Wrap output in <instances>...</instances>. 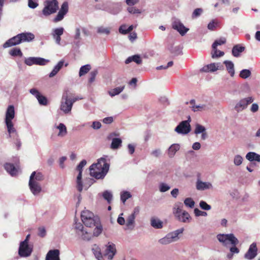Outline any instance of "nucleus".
Instances as JSON below:
<instances>
[{
	"instance_id": "f257e3e1",
	"label": "nucleus",
	"mask_w": 260,
	"mask_h": 260,
	"mask_svg": "<svg viewBox=\"0 0 260 260\" xmlns=\"http://www.w3.org/2000/svg\"><path fill=\"white\" fill-rule=\"evenodd\" d=\"M109 169V164L105 158H101L96 164H92L89 168L90 174L96 179H103Z\"/></svg>"
},
{
	"instance_id": "f03ea898",
	"label": "nucleus",
	"mask_w": 260,
	"mask_h": 260,
	"mask_svg": "<svg viewBox=\"0 0 260 260\" xmlns=\"http://www.w3.org/2000/svg\"><path fill=\"white\" fill-rule=\"evenodd\" d=\"M183 228H180L167 234L164 237L158 240V243L161 245H168L179 240V235L184 232Z\"/></svg>"
},
{
	"instance_id": "7ed1b4c3",
	"label": "nucleus",
	"mask_w": 260,
	"mask_h": 260,
	"mask_svg": "<svg viewBox=\"0 0 260 260\" xmlns=\"http://www.w3.org/2000/svg\"><path fill=\"white\" fill-rule=\"evenodd\" d=\"M86 161L84 159L82 160L78 165L76 168L77 171L78 172V174L77 175L76 180L77 188L79 192L82 191L83 188H84L85 189H87V188L93 183V180L92 179H89V183L87 185L85 183L84 185H83L82 182V172L83 168L86 165Z\"/></svg>"
},
{
	"instance_id": "20e7f679",
	"label": "nucleus",
	"mask_w": 260,
	"mask_h": 260,
	"mask_svg": "<svg viewBox=\"0 0 260 260\" xmlns=\"http://www.w3.org/2000/svg\"><path fill=\"white\" fill-rule=\"evenodd\" d=\"M217 238L222 244L226 247L230 245H237L239 243V240L233 234H220L217 235Z\"/></svg>"
},
{
	"instance_id": "39448f33",
	"label": "nucleus",
	"mask_w": 260,
	"mask_h": 260,
	"mask_svg": "<svg viewBox=\"0 0 260 260\" xmlns=\"http://www.w3.org/2000/svg\"><path fill=\"white\" fill-rule=\"evenodd\" d=\"M73 104L67 93H63L60 102V109L64 114L71 113Z\"/></svg>"
},
{
	"instance_id": "423d86ee",
	"label": "nucleus",
	"mask_w": 260,
	"mask_h": 260,
	"mask_svg": "<svg viewBox=\"0 0 260 260\" xmlns=\"http://www.w3.org/2000/svg\"><path fill=\"white\" fill-rule=\"evenodd\" d=\"M81 218L83 223L88 227L95 225V220L94 214L88 210H84L81 212Z\"/></svg>"
},
{
	"instance_id": "0eeeda50",
	"label": "nucleus",
	"mask_w": 260,
	"mask_h": 260,
	"mask_svg": "<svg viewBox=\"0 0 260 260\" xmlns=\"http://www.w3.org/2000/svg\"><path fill=\"white\" fill-rule=\"evenodd\" d=\"M57 9V0H47L45 2V7L43 10V14L45 16H48L56 12Z\"/></svg>"
},
{
	"instance_id": "6e6552de",
	"label": "nucleus",
	"mask_w": 260,
	"mask_h": 260,
	"mask_svg": "<svg viewBox=\"0 0 260 260\" xmlns=\"http://www.w3.org/2000/svg\"><path fill=\"white\" fill-rule=\"evenodd\" d=\"M190 118L189 117L188 120L181 122L175 128V131L179 134L186 135L189 133L191 130L189 122Z\"/></svg>"
},
{
	"instance_id": "1a4fd4ad",
	"label": "nucleus",
	"mask_w": 260,
	"mask_h": 260,
	"mask_svg": "<svg viewBox=\"0 0 260 260\" xmlns=\"http://www.w3.org/2000/svg\"><path fill=\"white\" fill-rule=\"evenodd\" d=\"M33 249V246L25 242H20L19 248V254L21 257H27L29 256Z\"/></svg>"
},
{
	"instance_id": "9d476101",
	"label": "nucleus",
	"mask_w": 260,
	"mask_h": 260,
	"mask_svg": "<svg viewBox=\"0 0 260 260\" xmlns=\"http://www.w3.org/2000/svg\"><path fill=\"white\" fill-rule=\"evenodd\" d=\"M49 60L41 57H30L25 59L24 62L26 64L31 66L34 64L44 66L49 62Z\"/></svg>"
},
{
	"instance_id": "9b49d317",
	"label": "nucleus",
	"mask_w": 260,
	"mask_h": 260,
	"mask_svg": "<svg viewBox=\"0 0 260 260\" xmlns=\"http://www.w3.org/2000/svg\"><path fill=\"white\" fill-rule=\"evenodd\" d=\"M253 99L251 96L247 97L240 100L235 105V109L237 112H240L245 109L247 106L252 103Z\"/></svg>"
},
{
	"instance_id": "f8f14e48",
	"label": "nucleus",
	"mask_w": 260,
	"mask_h": 260,
	"mask_svg": "<svg viewBox=\"0 0 260 260\" xmlns=\"http://www.w3.org/2000/svg\"><path fill=\"white\" fill-rule=\"evenodd\" d=\"M116 253L115 245L112 242H108L106 245L104 256L109 260H112Z\"/></svg>"
},
{
	"instance_id": "ddd939ff",
	"label": "nucleus",
	"mask_w": 260,
	"mask_h": 260,
	"mask_svg": "<svg viewBox=\"0 0 260 260\" xmlns=\"http://www.w3.org/2000/svg\"><path fill=\"white\" fill-rule=\"evenodd\" d=\"M223 66L219 62L211 63L203 67L201 71L204 72H214L217 70H223Z\"/></svg>"
},
{
	"instance_id": "4468645a",
	"label": "nucleus",
	"mask_w": 260,
	"mask_h": 260,
	"mask_svg": "<svg viewBox=\"0 0 260 260\" xmlns=\"http://www.w3.org/2000/svg\"><path fill=\"white\" fill-rule=\"evenodd\" d=\"M69 5L67 2H64L61 6L60 10L59 11L57 16L53 19V22H57L61 21L64 18L65 15L68 12Z\"/></svg>"
},
{
	"instance_id": "2eb2a0df",
	"label": "nucleus",
	"mask_w": 260,
	"mask_h": 260,
	"mask_svg": "<svg viewBox=\"0 0 260 260\" xmlns=\"http://www.w3.org/2000/svg\"><path fill=\"white\" fill-rule=\"evenodd\" d=\"M191 109L194 112L207 111L211 109V105L210 103L200 104L199 105L195 104L194 100L190 101Z\"/></svg>"
},
{
	"instance_id": "dca6fc26",
	"label": "nucleus",
	"mask_w": 260,
	"mask_h": 260,
	"mask_svg": "<svg viewBox=\"0 0 260 260\" xmlns=\"http://www.w3.org/2000/svg\"><path fill=\"white\" fill-rule=\"evenodd\" d=\"M64 31V29L62 27L53 28L52 30L51 36L57 45H60V36L63 35Z\"/></svg>"
},
{
	"instance_id": "f3484780",
	"label": "nucleus",
	"mask_w": 260,
	"mask_h": 260,
	"mask_svg": "<svg viewBox=\"0 0 260 260\" xmlns=\"http://www.w3.org/2000/svg\"><path fill=\"white\" fill-rule=\"evenodd\" d=\"M32 177H30L29 181V186L31 192L35 196L39 194L41 191L42 188L40 183L35 182L32 180Z\"/></svg>"
},
{
	"instance_id": "a211bd4d",
	"label": "nucleus",
	"mask_w": 260,
	"mask_h": 260,
	"mask_svg": "<svg viewBox=\"0 0 260 260\" xmlns=\"http://www.w3.org/2000/svg\"><path fill=\"white\" fill-rule=\"evenodd\" d=\"M172 27L174 29L177 30L181 35H184L189 30L179 20H175L172 24Z\"/></svg>"
},
{
	"instance_id": "6ab92c4d",
	"label": "nucleus",
	"mask_w": 260,
	"mask_h": 260,
	"mask_svg": "<svg viewBox=\"0 0 260 260\" xmlns=\"http://www.w3.org/2000/svg\"><path fill=\"white\" fill-rule=\"evenodd\" d=\"M257 254L256 245L255 243L251 244L249 247L248 251L245 254V258L247 259H252L255 257Z\"/></svg>"
},
{
	"instance_id": "aec40b11",
	"label": "nucleus",
	"mask_w": 260,
	"mask_h": 260,
	"mask_svg": "<svg viewBox=\"0 0 260 260\" xmlns=\"http://www.w3.org/2000/svg\"><path fill=\"white\" fill-rule=\"evenodd\" d=\"M196 188L198 190H204L206 189H211L213 185L209 182H203L198 179L196 182Z\"/></svg>"
},
{
	"instance_id": "412c9836",
	"label": "nucleus",
	"mask_w": 260,
	"mask_h": 260,
	"mask_svg": "<svg viewBox=\"0 0 260 260\" xmlns=\"http://www.w3.org/2000/svg\"><path fill=\"white\" fill-rule=\"evenodd\" d=\"M194 133L196 135L202 134L201 139L203 140L206 139L207 138L206 128L200 124L197 123L196 124Z\"/></svg>"
},
{
	"instance_id": "4be33fe9",
	"label": "nucleus",
	"mask_w": 260,
	"mask_h": 260,
	"mask_svg": "<svg viewBox=\"0 0 260 260\" xmlns=\"http://www.w3.org/2000/svg\"><path fill=\"white\" fill-rule=\"evenodd\" d=\"M21 43L20 38L19 35L12 38L5 42L4 45V48H8L12 46L16 45Z\"/></svg>"
},
{
	"instance_id": "5701e85b",
	"label": "nucleus",
	"mask_w": 260,
	"mask_h": 260,
	"mask_svg": "<svg viewBox=\"0 0 260 260\" xmlns=\"http://www.w3.org/2000/svg\"><path fill=\"white\" fill-rule=\"evenodd\" d=\"M15 109L13 105H10L8 107L5 119V122L11 121L15 117Z\"/></svg>"
},
{
	"instance_id": "b1692460",
	"label": "nucleus",
	"mask_w": 260,
	"mask_h": 260,
	"mask_svg": "<svg viewBox=\"0 0 260 260\" xmlns=\"http://www.w3.org/2000/svg\"><path fill=\"white\" fill-rule=\"evenodd\" d=\"M180 149V145L178 143L172 144L167 150V154L170 158H173L176 153Z\"/></svg>"
},
{
	"instance_id": "393cba45",
	"label": "nucleus",
	"mask_w": 260,
	"mask_h": 260,
	"mask_svg": "<svg viewBox=\"0 0 260 260\" xmlns=\"http://www.w3.org/2000/svg\"><path fill=\"white\" fill-rule=\"evenodd\" d=\"M6 125L7 126L8 132L9 135L10 137H18V135L16 132L15 128L14 126V124L11 121H6L5 122Z\"/></svg>"
},
{
	"instance_id": "a878e982",
	"label": "nucleus",
	"mask_w": 260,
	"mask_h": 260,
	"mask_svg": "<svg viewBox=\"0 0 260 260\" xmlns=\"http://www.w3.org/2000/svg\"><path fill=\"white\" fill-rule=\"evenodd\" d=\"M46 260H60L59 251L58 249L49 250L46 255Z\"/></svg>"
},
{
	"instance_id": "bb28decb",
	"label": "nucleus",
	"mask_w": 260,
	"mask_h": 260,
	"mask_svg": "<svg viewBox=\"0 0 260 260\" xmlns=\"http://www.w3.org/2000/svg\"><path fill=\"white\" fill-rule=\"evenodd\" d=\"M223 64L225 65L226 70L230 74V76L233 77L235 73L234 63L232 61L225 60L223 61Z\"/></svg>"
},
{
	"instance_id": "cd10ccee",
	"label": "nucleus",
	"mask_w": 260,
	"mask_h": 260,
	"mask_svg": "<svg viewBox=\"0 0 260 260\" xmlns=\"http://www.w3.org/2000/svg\"><path fill=\"white\" fill-rule=\"evenodd\" d=\"M55 128L58 130L57 136L59 137H64L68 133L66 126L62 123H59L58 125H55Z\"/></svg>"
},
{
	"instance_id": "c85d7f7f",
	"label": "nucleus",
	"mask_w": 260,
	"mask_h": 260,
	"mask_svg": "<svg viewBox=\"0 0 260 260\" xmlns=\"http://www.w3.org/2000/svg\"><path fill=\"white\" fill-rule=\"evenodd\" d=\"M21 43L24 42H30L35 38V35L31 32H23L19 34Z\"/></svg>"
},
{
	"instance_id": "c756f323",
	"label": "nucleus",
	"mask_w": 260,
	"mask_h": 260,
	"mask_svg": "<svg viewBox=\"0 0 260 260\" xmlns=\"http://www.w3.org/2000/svg\"><path fill=\"white\" fill-rule=\"evenodd\" d=\"M176 219L180 222L186 223L190 222L191 217L189 213L184 210Z\"/></svg>"
},
{
	"instance_id": "7c9ffc66",
	"label": "nucleus",
	"mask_w": 260,
	"mask_h": 260,
	"mask_svg": "<svg viewBox=\"0 0 260 260\" xmlns=\"http://www.w3.org/2000/svg\"><path fill=\"white\" fill-rule=\"evenodd\" d=\"M245 157L250 161H256L260 162V155L254 152H248L246 154Z\"/></svg>"
},
{
	"instance_id": "2f4dec72",
	"label": "nucleus",
	"mask_w": 260,
	"mask_h": 260,
	"mask_svg": "<svg viewBox=\"0 0 260 260\" xmlns=\"http://www.w3.org/2000/svg\"><path fill=\"white\" fill-rule=\"evenodd\" d=\"M5 168L7 172L12 176L16 175L18 172V169L11 164H6L5 165Z\"/></svg>"
},
{
	"instance_id": "473e14b6",
	"label": "nucleus",
	"mask_w": 260,
	"mask_h": 260,
	"mask_svg": "<svg viewBox=\"0 0 260 260\" xmlns=\"http://www.w3.org/2000/svg\"><path fill=\"white\" fill-rule=\"evenodd\" d=\"M183 205L181 203H176L173 208V213L176 218L178 217L184 210H182Z\"/></svg>"
},
{
	"instance_id": "72a5a7b5",
	"label": "nucleus",
	"mask_w": 260,
	"mask_h": 260,
	"mask_svg": "<svg viewBox=\"0 0 260 260\" xmlns=\"http://www.w3.org/2000/svg\"><path fill=\"white\" fill-rule=\"evenodd\" d=\"M245 50V47L239 44L235 45L232 49V55L234 57H238L240 56V54Z\"/></svg>"
},
{
	"instance_id": "f704fd0d",
	"label": "nucleus",
	"mask_w": 260,
	"mask_h": 260,
	"mask_svg": "<svg viewBox=\"0 0 260 260\" xmlns=\"http://www.w3.org/2000/svg\"><path fill=\"white\" fill-rule=\"evenodd\" d=\"M136 217L133 214H129L126 218L125 225L126 229L133 230L135 226V219Z\"/></svg>"
},
{
	"instance_id": "c9c22d12",
	"label": "nucleus",
	"mask_w": 260,
	"mask_h": 260,
	"mask_svg": "<svg viewBox=\"0 0 260 260\" xmlns=\"http://www.w3.org/2000/svg\"><path fill=\"white\" fill-rule=\"evenodd\" d=\"M134 27L133 25L127 26L126 24H123L120 26L119 31L121 34L126 35L131 32Z\"/></svg>"
},
{
	"instance_id": "e433bc0d",
	"label": "nucleus",
	"mask_w": 260,
	"mask_h": 260,
	"mask_svg": "<svg viewBox=\"0 0 260 260\" xmlns=\"http://www.w3.org/2000/svg\"><path fill=\"white\" fill-rule=\"evenodd\" d=\"M150 223L151 225L155 229H161L163 227V222L158 218H152Z\"/></svg>"
},
{
	"instance_id": "4c0bfd02",
	"label": "nucleus",
	"mask_w": 260,
	"mask_h": 260,
	"mask_svg": "<svg viewBox=\"0 0 260 260\" xmlns=\"http://www.w3.org/2000/svg\"><path fill=\"white\" fill-rule=\"evenodd\" d=\"M32 177V180L35 182L40 183V181L44 179V176L43 174L40 172H34L31 174L30 177Z\"/></svg>"
},
{
	"instance_id": "58836bf2",
	"label": "nucleus",
	"mask_w": 260,
	"mask_h": 260,
	"mask_svg": "<svg viewBox=\"0 0 260 260\" xmlns=\"http://www.w3.org/2000/svg\"><path fill=\"white\" fill-rule=\"evenodd\" d=\"M124 89V86L117 87L108 91V93L111 97H113L120 93Z\"/></svg>"
},
{
	"instance_id": "ea45409f",
	"label": "nucleus",
	"mask_w": 260,
	"mask_h": 260,
	"mask_svg": "<svg viewBox=\"0 0 260 260\" xmlns=\"http://www.w3.org/2000/svg\"><path fill=\"white\" fill-rule=\"evenodd\" d=\"M122 141L120 138H114L112 139L111 147L113 149H118L121 146Z\"/></svg>"
},
{
	"instance_id": "a19ab883",
	"label": "nucleus",
	"mask_w": 260,
	"mask_h": 260,
	"mask_svg": "<svg viewBox=\"0 0 260 260\" xmlns=\"http://www.w3.org/2000/svg\"><path fill=\"white\" fill-rule=\"evenodd\" d=\"M244 161L243 157L240 154H236L233 157V163L236 166H239L242 164Z\"/></svg>"
},
{
	"instance_id": "79ce46f5",
	"label": "nucleus",
	"mask_w": 260,
	"mask_h": 260,
	"mask_svg": "<svg viewBox=\"0 0 260 260\" xmlns=\"http://www.w3.org/2000/svg\"><path fill=\"white\" fill-rule=\"evenodd\" d=\"M131 197L132 195L131 193L127 191H123L120 193V200L124 204L126 201Z\"/></svg>"
},
{
	"instance_id": "37998d69",
	"label": "nucleus",
	"mask_w": 260,
	"mask_h": 260,
	"mask_svg": "<svg viewBox=\"0 0 260 260\" xmlns=\"http://www.w3.org/2000/svg\"><path fill=\"white\" fill-rule=\"evenodd\" d=\"M91 69V67L89 64H86L82 66L79 70V75L81 77L86 73H87Z\"/></svg>"
},
{
	"instance_id": "c03bdc74",
	"label": "nucleus",
	"mask_w": 260,
	"mask_h": 260,
	"mask_svg": "<svg viewBox=\"0 0 260 260\" xmlns=\"http://www.w3.org/2000/svg\"><path fill=\"white\" fill-rule=\"evenodd\" d=\"M92 251H93V252L95 257L98 260H103V255L101 252L100 248L99 247L96 246V247L93 248Z\"/></svg>"
},
{
	"instance_id": "a18cd8bd",
	"label": "nucleus",
	"mask_w": 260,
	"mask_h": 260,
	"mask_svg": "<svg viewBox=\"0 0 260 260\" xmlns=\"http://www.w3.org/2000/svg\"><path fill=\"white\" fill-rule=\"evenodd\" d=\"M9 54L12 56H22V53L19 48H14L11 49L9 51Z\"/></svg>"
},
{
	"instance_id": "49530a36",
	"label": "nucleus",
	"mask_w": 260,
	"mask_h": 260,
	"mask_svg": "<svg viewBox=\"0 0 260 260\" xmlns=\"http://www.w3.org/2000/svg\"><path fill=\"white\" fill-rule=\"evenodd\" d=\"M251 73L250 70L244 69L240 71L239 76L242 79H247L250 76Z\"/></svg>"
},
{
	"instance_id": "de8ad7c7",
	"label": "nucleus",
	"mask_w": 260,
	"mask_h": 260,
	"mask_svg": "<svg viewBox=\"0 0 260 260\" xmlns=\"http://www.w3.org/2000/svg\"><path fill=\"white\" fill-rule=\"evenodd\" d=\"M184 204L186 207L192 208L194 207L195 202L191 198H187L184 201Z\"/></svg>"
},
{
	"instance_id": "09e8293b",
	"label": "nucleus",
	"mask_w": 260,
	"mask_h": 260,
	"mask_svg": "<svg viewBox=\"0 0 260 260\" xmlns=\"http://www.w3.org/2000/svg\"><path fill=\"white\" fill-rule=\"evenodd\" d=\"M218 21L216 19H213L208 24V28L209 30H213L216 27L218 26Z\"/></svg>"
},
{
	"instance_id": "8fccbe9b",
	"label": "nucleus",
	"mask_w": 260,
	"mask_h": 260,
	"mask_svg": "<svg viewBox=\"0 0 260 260\" xmlns=\"http://www.w3.org/2000/svg\"><path fill=\"white\" fill-rule=\"evenodd\" d=\"M103 198L107 201L108 203H110L112 200L113 196L111 192L106 190L102 194Z\"/></svg>"
},
{
	"instance_id": "3c124183",
	"label": "nucleus",
	"mask_w": 260,
	"mask_h": 260,
	"mask_svg": "<svg viewBox=\"0 0 260 260\" xmlns=\"http://www.w3.org/2000/svg\"><path fill=\"white\" fill-rule=\"evenodd\" d=\"M212 57L214 58L222 56L224 55V52L220 50H218L216 48H213L212 52Z\"/></svg>"
},
{
	"instance_id": "603ef678",
	"label": "nucleus",
	"mask_w": 260,
	"mask_h": 260,
	"mask_svg": "<svg viewBox=\"0 0 260 260\" xmlns=\"http://www.w3.org/2000/svg\"><path fill=\"white\" fill-rule=\"evenodd\" d=\"M103 231V227L101 224L98 225L94 228L93 232V236L94 237L99 236Z\"/></svg>"
},
{
	"instance_id": "864d4df0",
	"label": "nucleus",
	"mask_w": 260,
	"mask_h": 260,
	"mask_svg": "<svg viewBox=\"0 0 260 260\" xmlns=\"http://www.w3.org/2000/svg\"><path fill=\"white\" fill-rule=\"evenodd\" d=\"M97 32L99 34H104L108 35L110 32V28L109 27L100 26L97 28Z\"/></svg>"
},
{
	"instance_id": "5fc2aeb1",
	"label": "nucleus",
	"mask_w": 260,
	"mask_h": 260,
	"mask_svg": "<svg viewBox=\"0 0 260 260\" xmlns=\"http://www.w3.org/2000/svg\"><path fill=\"white\" fill-rule=\"evenodd\" d=\"M75 229L76 230V232L78 235H80V233H83L84 230L83 225L80 222L75 223Z\"/></svg>"
},
{
	"instance_id": "6e6d98bb",
	"label": "nucleus",
	"mask_w": 260,
	"mask_h": 260,
	"mask_svg": "<svg viewBox=\"0 0 260 260\" xmlns=\"http://www.w3.org/2000/svg\"><path fill=\"white\" fill-rule=\"evenodd\" d=\"M199 205L200 208L204 210H210L211 209V206L204 201H201Z\"/></svg>"
},
{
	"instance_id": "4d7b16f0",
	"label": "nucleus",
	"mask_w": 260,
	"mask_h": 260,
	"mask_svg": "<svg viewBox=\"0 0 260 260\" xmlns=\"http://www.w3.org/2000/svg\"><path fill=\"white\" fill-rule=\"evenodd\" d=\"M159 189L161 192H166L170 189V186L165 183H161L159 185Z\"/></svg>"
},
{
	"instance_id": "13d9d810",
	"label": "nucleus",
	"mask_w": 260,
	"mask_h": 260,
	"mask_svg": "<svg viewBox=\"0 0 260 260\" xmlns=\"http://www.w3.org/2000/svg\"><path fill=\"white\" fill-rule=\"evenodd\" d=\"M80 235H79L84 240H90L91 239V235L89 233H88L87 231L85 230H84V232L83 233H81Z\"/></svg>"
},
{
	"instance_id": "bf43d9fd",
	"label": "nucleus",
	"mask_w": 260,
	"mask_h": 260,
	"mask_svg": "<svg viewBox=\"0 0 260 260\" xmlns=\"http://www.w3.org/2000/svg\"><path fill=\"white\" fill-rule=\"evenodd\" d=\"M226 42L225 38H222L219 40H216L212 45V48H215L218 45H221L224 44Z\"/></svg>"
},
{
	"instance_id": "052dcab7",
	"label": "nucleus",
	"mask_w": 260,
	"mask_h": 260,
	"mask_svg": "<svg viewBox=\"0 0 260 260\" xmlns=\"http://www.w3.org/2000/svg\"><path fill=\"white\" fill-rule=\"evenodd\" d=\"M128 12L131 14H136L141 13V11L136 7H129L127 8Z\"/></svg>"
},
{
	"instance_id": "680f3d73",
	"label": "nucleus",
	"mask_w": 260,
	"mask_h": 260,
	"mask_svg": "<svg viewBox=\"0 0 260 260\" xmlns=\"http://www.w3.org/2000/svg\"><path fill=\"white\" fill-rule=\"evenodd\" d=\"M194 213L196 216H207V213L205 211H202L198 208L194 209Z\"/></svg>"
},
{
	"instance_id": "e2e57ef3",
	"label": "nucleus",
	"mask_w": 260,
	"mask_h": 260,
	"mask_svg": "<svg viewBox=\"0 0 260 260\" xmlns=\"http://www.w3.org/2000/svg\"><path fill=\"white\" fill-rule=\"evenodd\" d=\"M37 100L39 103L40 104L42 105H46L47 104V99L43 96V95L41 94L38 98Z\"/></svg>"
},
{
	"instance_id": "0e129e2a",
	"label": "nucleus",
	"mask_w": 260,
	"mask_h": 260,
	"mask_svg": "<svg viewBox=\"0 0 260 260\" xmlns=\"http://www.w3.org/2000/svg\"><path fill=\"white\" fill-rule=\"evenodd\" d=\"M202 12L203 10L201 8L196 9L192 13V17L193 18L199 17L202 14Z\"/></svg>"
},
{
	"instance_id": "69168bd1",
	"label": "nucleus",
	"mask_w": 260,
	"mask_h": 260,
	"mask_svg": "<svg viewBox=\"0 0 260 260\" xmlns=\"http://www.w3.org/2000/svg\"><path fill=\"white\" fill-rule=\"evenodd\" d=\"M123 213H121L117 220V223L121 225H124L125 223V220L124 217H122Z\"/></svg>"
},
{
	"instance_id": "338daca9",
	"label": "nucleus",
	"mask_w": 260,
	"mask_h": 260,
	"mask_svg": "<svg viewBox=\"0 0 260 260\" xmlns=\"http://www.w3.org/2000/svg\"><path fill=\"white\" fill-rule=\"evenodd\" d=\"M46 231L44 227H40L38 229V235L41 237L45 236Z\"/></svg>"
},
{
	"instance_id": "774afa93",
	"label": "nucleus",
	"mask_w": 260,
	"mask_h": 260,
	"mask_svg": "<svg viewBox=\"0 0 260 260\" xmlns=\"http://www.w3.org/2000/svg\"><path fill=\"white\" fill-rule=\"evenodd\" d=\"M30 93L34 95L37 99L41 94L40 92L36 88H32L29 90Z\"/></svg>"
}]
</instances>
